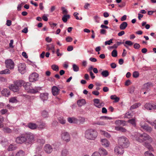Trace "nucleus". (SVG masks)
Instances as JSON below:
<instances>
[{
	"label": "nucleus",
	"mask_w": 156,
	"mask_h": 156,
	"mask_svg": "<svg viewBox=\"0 0 156 156\" xmlns=\"http://www.w3.org/2000/svg\"><path fill=\"white\" fill-rule=\"evenodd\" d=\"M31 84L29 82H27L24 85V87L27 92L29 93L35 94L38 92V89L33 88L31 86Z\"/></svg>",
	"instance_id": "4"
},
{
	"label": "nucleus",
	"mask_w": 156,
	"mask_h": 156,
	"mask_svg": "<svg viewBox=\"0 0 156 156\" xmlns=\"http://www.w3.org/2000/svg\"><path fill=\"white\" fill-rule=\"evenodd\" d=\"M52 69L55 71H58L59 70L58 67L56 65H53L51 66Z\"/></svg>",
	"instance_id": "36"
},
{
	"label": "nucleus",
	"mask_w": 156,
	"mask_h": 156,
	"mask_svg": "<svg viewBox=\"0 0 156 156\" xmlns=\"http://www.w3.org/2000/svg\"><path fill=\"white\" fill-rule=\"evenodd\" d=\"M112 43V39H111L108 41H106L105 42V45H110V44Z\"/></svg>",
	"instance_id": "48"
},
{
	"label": "nucleus",
	"mask_w": 156,
	"mask_h": 156,
	"mask_svg": "<svg viewBox=\"0 0 156 156\" xmlns=\"http://www.w3.org/2000/svg\"><path fill=\"white\" fill-rule=\"evenodd\" d=\"M13 43V41L12 40H11L10 41V43L9 44V47L11 48H13V46L12 44Z\"/></svg>",
	"instance_id": "55"
},
{
	"label": "nucleus",
	"mask_w": 156,
	"mask_h": 156,
	"mask_svg": "<svg viewBox=\"0 0 156 156\" xmlns=\"http://www.w3.org/2000/svg\"><path fill=\"white\" fill-rule=\"evenodd\" d=\"M145 147L148 148L149 150H152V147L151 145H150L149 144H145Z\"/></svg>",
	"instance_id": "46"
},
{
	"label": "nucleus",
	"mask_w": 156,
	"mask_h": 156,
	"mask_svg": "<svg viewBox=\"0 0 156 156\" xmlns=\"http://www.w3.org/2000/svg\"><path fill=\"white\" fill-rule=\"evenodd\" d=\"M1 93L3 96L8 97L10 95V92L8 89H4L2 91Z\"/></svg>",
	"instance_id": "19"
},
{
	"label": "nucleus",
	"mask_w": 156,
	"mask_h": 156,
	"mask_svg": "<svg viewBox=\"0 0 156 156\" xmlns=\"http://www.w3.org/2000/svg\"><path fill=\"white\" fill-rule=\"evenodd\" d=\"M26 138V141L27 143L30 144L34 141V136L33 135H28Z\"/></svg>",
	"instance_id": "12"
},
{
	"label": "nucleus",
	"mask_w": 156,
	"mask_h": 156,
	"mask_svg": "<svg viewBox=\"0 0 156 156\" xmlns=\"http://www.w3.org/2000/svg\"><path fill=\"white\" fill-rule=\"evenodd\" d=\"M135 120L136 118H134L133 119L128 120V122L134 126H136V122Z\"/></svg>",
	"instance_id": "28"
},
{
	"label": "nucleus",
	"mask_w": 156,
	"mask_h": 156,
	"mask_svg": "<svg viewBox=\"0 0 156 156\" xmlns=\"http://www.w3.org/2000/svg\"><path fill=\"white\" fill-rule=\"evenodd\" d=\"M73 49V47L72 46H69L67 48V50L68 51H71Z\"/></svg>",
	"instance_id": "57"
},
{
	"label": "nucleus",
	"mask_w": 156,
	"mask_h": 156,
	"mask_svg": "<svg viewBox=\"0 0 156 156\" xmlns=\"http://www.w3.org/2000/svg\"><path fill=\"white\" fill-rule=\"evenodd\" d=\"M22 55L25 58H28V56L26 53L25 52H23L22 53Z\"/></svg>",
	"instance_id": "63"
},
{
	"label": "nucleus",
	"mask_w": 156,
	"mask_h": 156,
	"mask_svg": "<svg viewBox=\"0 0 156 156\" xmlns=\"http://www.w3.org/2000/svg\"><path fill=\"white\" fill-rule=\"evenodd\" d=\"M136 140L139 142L141 143L148 140H151V137L148 135L144 133L143 134H137L135 136Z\"/></svg>",
	"instance_id": "3"
},
{
	"label": "nucleus",
	"mask_w": 156,
	"mask_h": 156,
	"mask_svg": "<svg viewBox=\"0 0 156 156\" xmlns=\"http://www.w3.org/2000/svg\"><path fill=\"white\" fill-rule=\"evenodd\" d=\"M44 149L45 152L48 153H50L52 151V148L51 146L50 145H46L44 148Z\"/></svg>",
	"instance_id": "18"
},
{
	"label": "nucleus",
	"mask_w": 156,
	"mask_h": 156,
	"mask_svg": "<svg viewBox=\"0 0 156 156\" xmlns=\"http://www.w3.org/2000/svg\"><path fill=\"white\" fill-rule=\"evenodd\" d=\"M68 122L70 123L77 122L76 119L74 118L72 119L71 118H68Z\"/></svg>",
	"instance_id": "33"
},
{
	"label": "nucleus",
	"mask_w": 156,
	"mask_h": 156,
	"mask_svg": "<svg viewBox=\"0 0 156 156\" xmlns=\"http://www.w3.org/2000/svg\"><path fill=\"white\" fill-rule=\"evenodd\" d=\"M66 40L67 42H70L72 41L73 38L70 37H67L66 38Z\"/></svg>",
	"instance_id": "53"
},
{
	"label": "nucleus",
	"mask_w": 156,
	"mask_h": 156,
	"mask_svg": "<svg viewBox=\"0 0 156 156\" xmlns=\"http://www.w3.org/2000/svg\"><path fill=\"white\" fill-rule=\"evenodd\" d=\"M18 70L22 74H24L26 71V65L24 64H20L18 66Z\"/></svg>",
	"instance_id": "8"
},
{
	"label": "nucleus",
	"mask_w": 156,
	"mask_h": 156,
	"mask_svg": "<svg viewBox=\"0 0 156 156\" xmlns=\"http://www.w3.org/2000/svg\"><path fill=\"white\" fill-rule=\"evenodd\" d=\"M140 47V44L137 43H135L134 45V48L136 49H139Z\"/></svg>",
	"instance_id": "54"
},
{
	"label": "nucleus",
	"mask_w": 156,
	"mask_h": 156,
	"mask_svg": "<svg viewBox=\"0 0 156 156\" xmlns=\"http://www.w3.org/2000/svg\"><path fill=\"white\" fill-rule=\"evenodd\" d=\"M41 99L43 101L47 100L48 98V94L47 93H41L40 95Z\"/></svg>",
	"instance_id": "16"
},
{
	"label": "nucleus",
	"mask_w": 156,
	"mask_h": 156,
	"mask_svg": "<svg viewBox=\"0 0 156 156\" xmlns=\"http://www.w3.org/2000/svg\"><path fill=\"white\" fill-rule=\"evenodd\" d=\"M101 75L105 77H106L109 75V73L107 70H105L102 72Z\"/></svg>",
	"instance_id": "35"
},
{
	"label": "nucleus",
	"mask_w": 156,
	"mask_h": 156,
	"mask_svg": "<svg viewBox=\"0 0 156 156\" xmlns=\"http://www.w3.org/2000/svg\"><path fill=\"white\" fill-rule=\"evenodd\" d=\"M26 138L24 136L18 137L16 139V142L18 144H22L26 141Z\"/></svg>",
	"instance_id": "11"
},
{
	"label": "nucleus",
	"mask_w": 156,
	"mask_h": 156,
	"mask_svg": "<svg viewBox=\"0 0 156 156\" xmlns=\"http://www.w3.org/2000/svg\"><path fill=\"white\" fill-rule=\"evenodd\" d=\"M39 77L38 74L35 73H33L29 76V80L30 82H34L37 81Z\"/></svg>",
	"instance_id": "6"
},
{
	"label": "nucleus",
	"mask_w": 156,
	"mask_h": 156,
	"mask_svg": "<svg viewBox=\"0 0 156 156\" xmlns=\"http://www.w3.org/2000/svg\"><path fill=\"white\" fill-rule=\"evenodd\" d=\"M140 105L141 104L140 103H135L131 106L130 108V110H132L135 109L136 108L139 107Z\"/></svg>",
	"instance_id": "25"
},
{
	"label": "nucleus",
	"mask_w": 156,
	"mask_h": 156,
	"mask_svg": "<svg viewBox=\"0 0 156 156\" xmlns=\"http://www.w3.org/2000/svg\"><path fill=\"white\" fill-rule=\"evenodd\" d=\"M117 52L116 50H114L112 52V55L113 57H116L117 56Z\"/></svg>",
	"instance_id": "37"
},
{
	"label": "nucleus",
	"mask_w": 156,
	"mask_h": 156,
	"mask_svg": "<svg viewBox=\"0 0 156 156\" xmlns=\"http://www.w3.org/2000/svg\"><path fill=\"white\" fill-rule=\"evenodd\" d=\"M70 16L69 15H64L63 16L62 20L64 23H66L68 19L70 18Z\"/></svg>",
	"instance_id": "29"
},
{
	"label": "nucleus",
	"mask_w": 156,
	"mask_h": 156,
	"mask_svg": "<svg viewBox=\"0 0 156 156\" xmlns=\"http://www.w3.org/2000/svg\"><path fill=\"white\" fill-rule=\"evenodd\" d=\"M62 139L64 141L68 142L70 140V135L67 132L62 133L61 135Z\"/></svg>",
	"instance_id": "9"
},
{
	"label": "nucleus",
	"mask_w": 156,
	"mask_h": 156,
	"mask_svg": "<svg viewBox=\"0 0 156 156\" xmlns=\"http://www.w3.org/2000/svg\"><path fill=\"white\" fill-rule=\"evenodd\" d=\"M9 102L11 103H16L17 102L16 98V97L11 98L9 100Z\"/></svg>",
	"instance_id": "34"
},
{
	"label": "nucleus",
	"mask_w": 156,
	"mask_h": 156,
	"mask_svg": "<svg viewBox=\"0 0 156 156\" xmlns=\"http://www.w3.org/2000/svg\"><path fill=\"white\" fill-rule=\"evenodd\" d=\"M79 122L80 123H82L84 122H85V119L83 118H81L80 119Z\"/></svg>",
	"instance_id": "62"
},
{
	"label": "nucleus",
	"mask_w": 156,
	"mask_h": 156,
	"mask_svg": "<svg viewBox=\"0 0 156 156\" xmlns=\"http://www.w3.org/2000/svg\"><path fill=\"white\" fill-rule=\"evenodd\" d=\"M150 85L148 83L144 84L143 86V89H147L149 87Z\"/></svg>",
	"instance_id": "47"
},
{
	"label": "nucleus",
	"mask_w": 156,
	"mask_h": 156,
	"mask_svg": "<svg viewBox=\"0 0 156 156\" xmlns=\"http://www.w3.org/2000/svg\"><path fill=\"white\" fill-rule=\"evenodd\" d=\"M133 76L134 78H137L139 76V73L137 71H135L133 73Z\"/></svg>",
	"instance_id": "43"
},
{
	"label": "nucleus",
	"mask_w": 156,
	"mask_h": 156,
	"mask_svg": "<svg viewBox=\"0 0 156 156\" xmlns=\"http://www.w3.org/2000/svg\"><path fill=\"white\" fill-rule=\"evenodd\" d=\"M123 147H120L119 146H117L115 148L114 151L115 154H122L124 152Z\"/></svg>",
	"instance_id": "10"
},
{
	"label": "nucleus",
	"mask_w": 156,
	"mask_h": 156,
	"mask_svg": "<svg viewBox=\"0 0 156 156\" xmlns=\"http://www.w3.org/2000/svg\"><path fill=\"white\" fill-rule=\"evenodd\" d=\"M60 122L62 124H64L66 123V121L63 119V117H60L58 119Z\"/></svg>",
	"instance_id": "42"
},
{
	"label": "nucleus",
	"mask_w": 156,
	"mask_h": 156,
	"mask_svg": "<svg viewBox=\"0 0 156 156\" xmlns=\"http://www.w3.org/2000/svg\"><path fill=\"white\" fill-rule=\"evenodd\" d=\"M26 83H24V81L22 80H17L15 82V84L18 87H21L23 85L24 86V85Z\"/></svg>",
	"instance_id": "20"
},
{
	"label": "nucleus",
	"mask_w": 156,
	"mask_h": 156,
	"mask_svg": "<svg viewBox=\"0 0 156 156\" xmlns=\"http://www.w3.org/2000/svg\"><path fill=\"white\" fill-rule=\"evenodd\" d=\"M127 25L128 24L127 22H123L120 25L119 28L121 30H123L127 27Z\"/></svg>",
	"instance_id": "24"
},
{
	"label": "nucleus",
	"mask_w": 156,
	"mask_h": 156,
	"mask_svg": "<svg viewBox=\"0 0 156 156\" xmlns=\"http://www.w3.org/2000/svg\"><path fill=\"white\" fill-rule=\"evenodd\" d=\"M61 9L62 11V13L63 14H67L68 12L67 11L64 7H62Z\"/></svg>",
	"instance_id": "49"
},
{
	"label": "nucleus",
	"mask_w": 156,
	"mask_h": 156,
	"mask_svg": "<svg viewBox=\"0 0 156 156\" xmlns=\"http://www.w3.org/2000/svg\"><path fill=\"white\" fill-rule=\"evenodd\" d=\"M102 112L103 113H106L107 112V111L106 109L104 107L102 108Z\"/></svg>",
	"instance_id": "59"
},
{
	"label": "nucleus",
	"mask_w": 156,
	"mask_h": 156,
	"mask_svg": "<svg viewBox=\"0 0 156 156\" xmlns=\"http://www.w3.org/2000/svg\"><path fill=\"white\" fill-rule=\"evenodd\" d=\"M131 82L130 80H127L125 83V85L126 86H128L130 84Z\"/></svg>",
	"instance_id": "56"
},
{
	"label": "nucleus",
	"mask_w": 156,
	"mask_h": 156,
	"mask_svg": "<svg viewBox=\"0 0 156 156\" xmlns=\"http://www.w3.org/2000/svg\"><path fill=\"white\" fill-rule=\"evenodd\" d=\"M93 101L94 105L97 108H101L104 105V103L103 102H100L99 99H95Z\"/></svg>",
	"instance_id": "7"
},
{
	"label": "nucleus",
	"mask_w": 156,
	"mask_h": 156,
	"mask_svg": "<svg viewBox=\"0 0 156 156\" xmlns=\"http://www.w3.org/2000/svg\"><path fill=\"white\" fill-rule=\"evenodd\" d=\"M9 89L14 92H17L19 90V88L15 84L11 85L9 87Z\"/></svg>",
	"instance_id": "15"
},
{
	"label": "nucleus",
	"mask_w": 156,
	"mask_h": 156,
	"mask_svg": "<svg viewBox=\"0 0 156 156\" xmlns=\"http://www.w3.org/2000/svg\"><path fill=\"white\" fill-rule=\"evenodd\" d=\"M6 67L11 69H13L14 67V63L11 59H7L5 61Z\"/></svg>",
	"instance_id": "5"
},
{
	"label": "nucleus",
	"mask_w": 156,
	"mask_h": 156,
	"mask_svg": "<svg viewBox=\"0 0 156 156\" xmlns=\"http://www.w3.org/2000/svg\"><path fill=\"white\" fill-rule=\"evenodd\" d=\"M25 153L22 151L20 150L16 154V156H24Z\"/></svg>",
	"instance_id": "32"
},
{
	"label": "nucleus",
	"mask_w": 156,
	"mask_h": 156,
	"mask_svg": "<svg viewBox=\"0 0 156 156\" xmlns=\"http://www.w3.org/2000/svg\"><path fill=\"white\" fill-rule=\"evenodd\" d=\"M42 18L43 20L45 21H47L48 20V18L45 15H43Z\"/></svg>",
	"instance_id": "64"
},
{
	"label": "nucleus",
	"mask_w": 156,
	"mask_h": 156,
	"mask_svg": "<svg viewBox=\"0 0 156 156\" xmlns=\"http://www.w3.org/2000/svg\"><path fill=\"white\" fill-rule=\"evenodd\" d=\"M16 149V147L13 144H10L7 148L8 151H12Z\"/></svg>",
	"instance_id": "30"
},
{
	"label": "nucleus",
	"mask_w": 156,
	"mask_h": 156,
	"mask_svg": "<svg viewBox=\"0 0 156 156\" xmlns=\"http://www.w3.org/2000/svg\"><path fill=\"white\" fill-rule=\"evenodd\" d=\"M10 73V70L8 69H5L4 70L0 71V74H9Z\"/></svg>",
	"instance_id": "26"
},
{
	"label": "nucleus",
	"mask_w": 156,
	"mask_h": 156,
	"mask_svg": "<svg viewBox=\"0 0 156 156\" xmlns=\"http://www.w3.org/2000/svg\"><path fill=\"white\" fill-rule=\"evenodd\" d=\"M118 145L121 147L126 148L129 145L128 139L125 136H120L118 138Z\"/></svg>",
	"instance_id": "2"
},
{
	"label": "nucleus",
	"mask_w": 156,
	"mask_h": 156,
	"mask_svg": "<svg viewBox=\"0 0 156 156\" xmlns=\"http://www.w3.org/2000/svg\"><path fill=\"white\" fill-rule=\"evenodd\" d=\"M79 15V13L77 12H75L74 13L73 15L76 18V19L77 20H81L82 19V18L80 17V18H79L78 15Z\"/></svg>",
	"instance_id": "41"
},
{
	"label": "nucleus",
	"mask_w": 156,
	"mask_h": 156,
	"mask_svg": "<svg viewBox=\"0 0 156 156\" xmlns=\"http://www.w3.org/2000/svg\"><path fill=\"white\" fill-rule=\"evenodd\" d=\"M7 23H6V25L7 26H10L11 24V23H12V22L11 21V20H7Z\"/></svg>",
	"instance_id": "61"
},
{
	"label": "nucleus",
	"mask_w": 156,
	"mask_h": 156,
	"mask_svg": "<svg viewBox=\"0 0 156 156\" xmlns=\"http://www.w3.org/2000/svg\"><path fill=\"white\" fill-rule=\"evenodd\" d=\"M144 154L145 156H154L152 154L147 151L146 152L144 153Z\"/></svg>",
	"instance_id": "52"
},
{
	"label": "nucleus",
	"mask_w": 156,
	"mask_h": 156,
	"mask_svg": "<svg viewBox=\"0 0 156 156\" xmlns=\"http://www.w3.org/2000/svg\"><path fill=\"white\" fill-rule=\"evenodd\" d=\"M77 104L78 106L81 107L86 104V102L84 99H82L77 101Z\"/></svg>",
	"instance_id": "22"
},
{
	"label": "nucleus",
	"mask_w": 156,
	"mask_h": 156,
	"mask_svg": "<svg viewBox=\"0 0 156 156\" xmlns=\"http://www.w3.org/2000/svg\"><path fill=\"white\" fill-rule=\"evenodd\" d=\"M52 92L54 95H56L58 94L59 89L55 86H54L52 88Z\"/></svg>",
	"instance_id": "13"
},
{
	"label": "nucleus",
	"mask_w": 156,
	"mask_h": 156,
	"mask_svg": "<svg viewBox=\"0 0 156 156\" xmlns=\"http://www.w3.org/2000/svg\"><path fill=\"white\" fill-rule=\"evenodd\" d=\"M115 123L118 125H122L123 126L126 125V122L121 120H117L115 121Z\"/></svg>",
	"instance_id": "23"
},
{
	"label": "nucleus",
	"mask_w": 156,
	"mask_h": 156,
	"mask_svg": "<svg viewBox=\"0 0 156 156\" xmlns=\"http://www.w3.org/2000/svg\"><path fill=\"white\" fill-rule=\"evenodd\" d=\"M73 70L75 72H77L79 71V67L75 64L73 65Z\"/></svg>",
	"instance_id": "39"
},
{
	"label": "nucleus",
	"mask_w": 156,
	"mask_h": 156,
	"mask_svg": "<svg viewBox=\"0 0 156 156\" xmlns=\"http://www.w3.org/2000/svg\"><path fill=\"white\" fill-rule=\"evenodd\" d=\"M92 156H101L100 152H95L92 155Z\"/></svg>",
	"instance_id": "50"
},
{
	"label": "nucleus",
	"mask_w": 156,
	"mask_h": 156,
	"mask_svg": "<svg viewBox=\"0 0 156 156\" xmlns=\"http://www.w3.org/2000/svg\"><path fill=\"white\" fill-rule=\"evenodd\" d=\"M102 134L105 137L107 138H110L111 137L110 135L108 133L103 131L102 132Z\"/></svg>",
	"instance_id": "40"
},
{
	"label": "nucleus",
	"mask_w": 156,
	"mask_h": 156,
	"mask_svg": "<svg viewBox=\"0 0 156 156\" xmlns=\"http://www.w3.org/2000/svg\"><path fill=\"white\" fill-rule=\"evenodd\" d=\"M140 126L143 129L146 130L147 131L150 132L152 130V128L150 127H148L147 125H144L143 123H141Z\"/></svg>",
	"instance_id": "21"
},
{
	"label": "nucleus",
	"mask_w": 156,
	"mask_h": 156,
	"mask_svg": "<svg viewBox=\"0 0 156 156\" xmlns=\"http://www.w3.org/2000/svg\"><path fill=\"white\" fill-rule=\"evenodd\" d=\"M145 108L148 110H151L155 109L156 107L155 105L150 103H147L145 105Z\"/></svg>",
	"instance_id": "14"
},
{
	"label": "nucleus",
	"mask_w": 156,
	"mask_h": 156,
	"mask_svg": "<svg viewBox=\"0 0 156 156\" xmlns=\"http://www.w3.org/2000/svg\"><path fill=\"white\" fill-rule=\"evenodd\" d=\"M4 131L6 133H9L12 132V130L9 128L5 127L3 129Z\"/></svg>",
	"instance_id": "38"
},
{
	"label": "nucleus",
	"mask_w": 156,
	"mask_h": 156,
	"mask_svg": "<svg viewBox=\"0 0 156 156\" xmlns=\"http://www.w3.org/2000/svg\"><path fill=\"white\" fill-rule=\"evenodd\" d=\"M1 114L4 115L7 113L8 112V110L5 109H2L0 111Z\"/></svg>",
	"instance_id": "44"
},
{
	"label": "nucleus",
	"mask_w": 156,
	"mask_h": 156,
	"mask_svg": "<svg viewBox=\"0 0 156 156\" xmlns=\"http://www.w3.org/2000/svg\"><path fill=\"white\" fill-rule=\"evenodd\" d=\"M125 43L129 46H132L133 44V43L130 41H125Z\"/></svg>",
	"instance_id": "51"
},
{
	"label": "nucleus",
	"mask_w": 156,
	"mask_h": 156,
	"mask_svg": "<svg viewBox=\"0 0 156 156\" xmlns=\"http://www.w3.org/2000/svg\"><path fill=\"white\" fill-rule=\"evenodd\" d=\"M101 141L102 145L106 147H108L110 144L109 142L106 139H101Z\"/></svg>",
	"instance_id": "17"
},
{
	"label": "nucleus",
	"mask_w": 156,
	"mask_h": 156,
	"mask_svg": "<svg viewBox=\"0 0 156 156\" xmlns=\"http://www.w3.org/2000/svg\"><path fill=\"white\" fill-rule=\"evenodd\" d=\"M99 151L100 153H101L103 155H106L108 154V152L106 151L104 149H103L102 148L100 149L99 150Z\"/></svg>",
	"instance_id": "31"
},
{
	"label": "nucleus",
	"mask_w": 156,
	"mask_h": 156,
	"mask_svg": "<svg viewBox=\"0 0 156 156\" xmlns=\"http://www.w3.org/2000/svg\"><path fill=\"white\" fill-rule=\"evenodd\" d=\"M85 136L88 139L94 140L98 136V133L95 130L90 129L87 130L85 133Z\"/></svg>",
	"instance_id": "1"
},
{
	"label": "nucleus",
	"mask_w": 156,
	"mask_h": 156,
	"mask_svg": "<svg viewBox=\"0 0 156 156\" xmlns=\"http://www.w3.org/2000/svg\"><path fill=\"white\" fill-rule=\"evenodd\" d=\"M92 93L93 94L96 96H98L99 94V93L98 91L96 90L93 91Z\"/></svg>",
	"instance_id": "58"
},
{
	"label": "nucleus",
	"mask_w": 156,
	"mask_h": 156,
	"mask_svg": "<svg viewBox=\"0 0 156 156\" xmlns=\"http://www.w3.org/2000/svg\"><path fill=\"white\" fill-rule=\"evenodd\" d=\"M55 48V47L54 45L53 44L51 45V47H50L48 45H47V48L46 49L48 50H49L51 49H54Z\"/></svg>",
	"instance_id": "45"
},
{
	"label": "nucleus",
	"mask_w": 156,
	"mask_h": 156,
	"mask_svg": "<svg viewBox=\"0 0 156 156\" xmlns=\"http://www.w3.org/2000/svg\"><path fill=\"white\" fill-rule=\"evenodd\" d=\"M95 124L100 125H105V123L103 122H98L95 123Z\"/></svg>",
	"instance_id": "60"
},
{
	"label": "nucleus",
	"mask_w": 156,
	"mask_h": 156,
	"mask_svg": "<svg viewBox=\"0 0 156 156\" xmlns=\"http://www.w3.org/2000/svg\"><path fill=\"white\" fill-rule=\"evenodd\" d=\"M28 127L32 129H34L37 128V126L35 124L33 123H29L28 125Z\"/></svg>",
	"instance_id": "27"
}]
</instances>
